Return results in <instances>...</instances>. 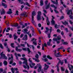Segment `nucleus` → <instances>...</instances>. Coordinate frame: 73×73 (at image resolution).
<instances>
[{"label":"nucleus","instance_id":"nucleus-1","mask_svg":"<svg viewBox=\"0 0 73 73\" xmlns=\"http://www.w3.org/2000/svg\"><path fill=\"white\" fill-rule=\"evenodd\" d=\"M21 60H23L24 61L23 62V64H25L27 66L28 70L29 69V66L28 65V63L27 62V60L25 57L22 58H21Z\"/></svg>","mask_w":73,"mask_h":73},{"label":"nucleus","instance_id":"nucleus-2","mask_svg":"<svg viewBox=\"0 0 73 73\" xmlns=\"http://www.w3.org/2000/svg\"><path fill=\"white\" fill-rule=\"evenodd\" d=\"M41 12L40 11H38L37 17V20H38V21L41 20Z\"/></svg>","mask_w":73,"mask_h":73},{"label":"nucleus","instance_id":"nucleus-3","mask_svg":"<svg viewBox=\"0 0 73 73\" xmlns=\"http://www.w3.org/2000/svg\"><path fill=\"white\" fill-rule=\"evenodd\" d=\"M36 15V13L35 12L33 11L32 13L31 22L33 24H34V23H35V21H34V16H35Z\"/></svg>","mask_w":73,"mask_h":73},{"label":"nucleus","instance_id":"nucleus-4","mask_svg":"<svg viewBox=\"0 0 73 73\" xmlns=\"http://www.w3.org/2000/svg\"><path fill=\"white\" fill-rule=\"evenodd\" d=\"M11 57H9L8 58V60H11L9 62V64H12V63H13V55H12V54H11Z\"/></svg>","mask_w":73,"mask_h":73},{"label":"nucleus","instance_id":"nucleus-5","mask_svg":"<svg viewBox=\"0 0 73 73\" xmlns=\"http://www.w3.org/2000/svg\"><path fill=\"white\" fill-rule=\"evenodd\" d=\"M46 30L45 31V33H46L47 35H48V31H49L50 30V33H51L52 30V27H50V29H49L48 27H46Z\"/></svg>","mask_w":73,"mask_h":73},{"label":"nucleus","instance_id":"nucleus-6","mask_svg":"<svg viewBox=\"0 0 73 73\" xmlns=\"http://www.w3.org/2000/svg\"><path fill=\"white\" fill-rule=\"evenodd\" d=\"M3 2H5V3H6V1H5V0H2L1 2L2 5L5 8H7V5L4 3Z\"/></svg>","mask_w":73,"mask_h":73},{"label":"nucleus","instance_id":"nucleus-7","mask_svg":"<svg viewBox=\"0 0 73 73\" xmlns=\"http://www.w3.org/2000/svg\"><path fill=\"white\" fill-rule=\"evenodd\" d=\"M43 15L44 16L46 17V23H47V24L48 25H50V22H49V19H48V17H46V15L45 14H43Z\"/></svg>","mask_w":73,"mask_h":73},{"label":"nucleus","instance_id":"nucleus-8","mask_svg":"<svg viewBox=\"0 0 73 73\" xmlns=\"http://www.w3.org/2000/svg\"><path fill=\"white\" fill-rule=\"evenodd\" d=\"M39 65L38 67V72H40L41 70V68H42V66L40 65V64H37V66Z\"/></svg>","mask_w":73,"mask_h":73},{"label":"nucleus","instance_id":"nucleus-9","mask_svg":"<svg viewBox=\"0 0 73 73\" xmlns=\"http://www.w3.org/2000/svg\"><path fill=\"white\" fill-rule=\"evenodd\" d=\"M36 39H35V38H33L31 40V41H33V43L35 45H37V42H36Z\"/></svg>","mask_w":73,"mask_h":73},{"label":"nucleus","instance_id":"nucleus-10","mask_svg":"<svg viewBox=\"0 0 73 73\" xmlns=\"http://www.w3.org/2000/svg\"><path fill=\"white\" fill-rule=\"evenodd\" d=\"M60 52H59L57 54H54L55 56V57H62V55H60Z\"/></svg>","mask_w":73,"mask_h":73},{"label":"nucleus","instance_id":"nucleus-11","mask_svg":"<svg viewBox=\"0 0 73 73\" xmlns=\"http://www.w3.org/2000/svg\"><path fill=\"white\" fill-rule=\"evenodd\" d=\"M21 16H23L25 17H27V12L25 11H24L21 13Z\"/></svg>","mask_w":73,"mask_h":73},{"label":"nucleus","instance_id":"nucleus-12","mask_svg":"<svg viewBox=\"0 0 73 73\" xmlns=\"http://www.w3.org/2000/svg\"><path fill=\"white\" fill-rule=\"evenodd\" d=\"M58 0H56V2L54 1H53L52 0H51V2L53 3V4H56V5H58Z\"/></svg>","mask_w":73,"mask_h":73},{"label":"nucleus","instance_id":"nucleus-13","mask_svg":"<svg viewBox=\"0 0 73 73\" xmlns=\"http://www.w3.org/2000/svg\"><path fill=\"white\" fill-rule=\"evenodd\" d=\"M49 68V65H47L46 64H44V70H48V69Z\"/></svg>","mask_w":73,"mask_h":73},{"label":"nucleus","instance_id":"nucleus-14","mask_svg":"<svg viewBox=\"0 0 73 73\" xmlns=\"http://www.w3.org/2000/svg\"><path fill=\"white\" fill-rule=\"evenodd\" d=\"M35 65V63H33L32 62L31 63H30V66L31 68H33V66Z\"/></svg>","mask_w":73,"mask_h":73},{"label":"nucleus","instance_id":"nucleus-15","mask_svg":"<svg viewBox=\"0 0 73 73\" xmlns=\"http://www.w3.org/2000/svg\"><path fill=\"white\" fill-rule=\"evenodd\" d=\"M9 11L7 12V14H9V15H10V14H12L13 13L12 11V9H9Z\"/></svg>","mask_w":73,"mask_h":73},{"label":"nucleus","instance_id":"nucleus-16","mask_svg":"<svg viewBox=\"0 0 73 73\" xmlns=\"http://www.w3.org/2000/svg\"><path fill=\"white\" fill-rule=\"evenodd\" d=\"M15 55L17 58V59L18 60V56H17V55L18 56H19V57H21V55H20V54H17L16 53H15Z\"/></svg>","mask_w":73,"mask_h":73},{"label":"nucleus","instance_id":"nucleus-17","mask_svg":"<svg viewBox=\"0 0 73 73\" xmlns=\"http://www.w3.org/2000/svg\"><path fill=\"white\" fill-rule=\"evenodd\" d=\"M22 40H28V36L27 35H25V37L22 38Z\"/></svg>","mask_w":73,"mask_h":73},{"label":"nucleus","instance_id":"nucleus-18","mask_svg":"<svg viewBox=\"0 0 73 73\" xmlns=\"http://www.w3.org/2000/svg\"><path fill=\"white\" fill-rule=\"evenodd\" d=\"M15 49L16 51H18V52H19L22 51V49H18V47L17 46L16 47Z\"/></svg>","mask_w":73,"mask_h":73},{"label":"nucleus","instance_id":"nucleus-19","mask_svg":"<svg viewBox=\"0 0 73 73\" xmlns=\"http://www.w3.org/2000/svg\"><path fill=\"white\" fill-rule=\"evenodd\" d=\"M50 3H49L47 5H46L45 7L46 9H48L49 8H50Z\"/></svg>","mask_w":73,"mask_h":73},{"label":"nucleus","instance_id":"nucleus-20","mask_svg":"<svg viewBox=\"0 0 73 73\" xmlns=\"http://www.w3.org/2000/svg\"><path fill=\"white\" fill-rule=\"evenodd\" d=\"M46 45H47V44H46V43H44V45L43 44H42V50H44V47H45V46H46Z\"/></svg>","mask_w":73,"mask_h":73},{"label":"nucleus","instance_id":"nucleus-21","mask_svg":"<svg viewBox=\"0 0 73 73\" xmlns=\"http://www.w3.org/2000/svg\"><path fill=\"white\" fill-rule=\"evenodd\" d=\"M5 11H4V9H2V11H1V15H4L5 13Z\"/></svg>","mask_w":73,"mask_h":73},{"label":"nucleus","instance_id":"nucleus-22","mask_svg":"<svg viewBox=\"0 0 73 73\" xmlns=\"http://www.w3.org/2000/svg\"><path fill=\"white\" fill-rule=\"evenodd\" d=\"M71 13V14L72 15V10H69L67 12V15H69L70 14V13Z\"/></svg>","mask_w":73,"mask_h":73},{"label":"nucleus","instance_id":"nucleus-23","mask_svg":"<svg viewBox=\"0 0 73 73\" xmlns=\"http://www.w3.org/2000/svg\"><path fill=\"white\" fill-rule=\"evenodd\" d=\"M27 50L28 52V54H30V53H32V51H31L30 49L29 48H27Z\"/></svg>","mask_w":73,"mask_h":73},{"label":"nucleus","instance_id":"nucleus-24","mask_svg":"<svg viewBox=\"0 0 73 73\" xmlns=\"http://www.w3.org/2000/svg\"><path fill=\"white\" fill-rule=\"evenodd\" d=\"M3 52L1 53V57H2L4 58L5 56V54H3Z\"/></svg>","mask_w":73,"mask_h":73},{"label":"nucleus","instance_id":"nucleus-25","mask_svg":"<svg viewBox=\"0 0 73 73\" xmlns=\"http://www.w3.org/2000/svg\"><path fill=\"white\" fill-rule=\"evenodd\" d=\"M51 23L52 25H55V21L54 20H52Z\"/></svg>","mask_w":73,"mask_h":73},{"label":"nucleus","instance_id":"nucleus-26","mask_svg":"<svg viewBox=\"0 0 73 73\" xmlns=\"http://www.w3.org/2000/svg\"><path fill=\"white\" fill-rule=\"evenodd\" d=\"M24 5H26L28 7H30V5H29V4L28 3V2H26V3H24Z\"/></svg>","mask_w":73,"mask_h":73},{"label":"nucleus","instance_id":"nucleus-27","mask_svg":"<svg viewBox=\"0 0 73 73\" xmlns=\"http://www.w3.org/2000/svg\"><path fill=\"white\" fill-rule=\"evenodd\" d=\"M13 36L14 37V40H16V39L18 37V36H16V35L15 34H14Z\"/></svg>","mask_w":73,"mask_h":73},{"label":"nucleus","instance_id":"nucleus-28","mask_svg":"<svg viewBox=\"0 0 73 73\" xmlns=\"http://www.w3.org/2000/svg\"><path fill=\"white\" fill-rule=\"evenodd\" d=\"M50 6L51 7H52V8H54L55 9L57 8V7H56L54 5H51Z\"/></svg>","mask_w":73,"mask_h":73},{"label":"nucleus","instance_id":"nucleus-29","mask_svg":"<svg viewBox=\"0 0 73 73\" xmlns=\"http://www.w3.org/2000/svg\"><path fill=\"white\" fill-rule=\"evenodd\" d=\"M57 39L58 40H61V36L60 35H59L57 37Z\"/></svg>","mask_w":73,"mask_h":73},{"label":"nucleus","instance_id":"nucleus-30","mask_svg":"<svg viewBox=\"0 0 73 73\" xmlns=\"http://www.w3.org/2000/svg\"><path fill=\"white\" fill-rule=\"evenodd\" d=\"M61 70L62 72H64L65 71V68L63 67H61Z\"/></svg>","mask_w":73,"mask_h":73},{"label":"nucleus","instance_id":"nucleus-31","mask_svg":"<svg viewBox=\"0 0 73 73\" xmlns=\"http://www.w3.org/2000/svg\"><path fill=\"white\" fill-rule=\"evenodd\" d=\"M40 3V5L41 6H42L43 5V1L41 0Z\"/></svg>","mask_w":73,"mask_h":73},{"label":"nucleus","instance_id":"nucleus-32","mask_svg":"<svg viewBox=\"0 0 73 73\" xmlns=\"http://www.w3.org/2000/svg\"><path fill=\"white\" fill-rule=\"evenodd\" d=\"M52 40L54 41H56L58 40L57 38L55 37H54Z\"/></svg>","mask_w":73,"mask_h":73},{"label":"nucleus","instance_id":"nucleus-33","mask_svg":"<svg viewBox=\"0 0 73 73\" xmlns=\"http://www.w3.org/2000/svg\"><path fill=\"white\" fill-rule=\"evenodd\" d=\"M13 45H14V43H12L11 44V46L13 47V48H15V46Z\"/></svg>","mask_w":73,"mask_h":73},{"label":"nucleus","instance_id":"nucleus-34","mask_svg":"<svg viewBox=\"0 0 73 73\" xmlns=\"http://www.w3.org/2000/svg\"><path fill=\"white\" fill-rule=\"evenodd\" d=\"M31 29L33 31V33H32V36H33L34 35V34L33 33H34V29H33V28L31 27Z\"/></svg>","mask_w":73,"mask_h":73},{"label":"nucleus","instance_id":"nucleus-35","mask_svg":"<svg viewBox=\"0 0 73 73\" xmlns=\"http://www.w3.org/2000/svg\"><path fill=\"white\" fill-rule=\"evenodd\" d=\"M62 23L63 24H64V25H66V24H68V23L67 22H66V21H65V22L64 23V22H62Z\"/></svg>","mask_w":73,"mask_h":73},{"label":"nucleus","instance_id":"nucleus-36","mask_svg":"<svg viewBox=\"0 0 73 73\" xmlns=\"http://www.w3.org/2000/svg\"><path fill=\"white\" fill-rule=\"evenodd\" d=\"M57 60H59V62L58 63V64H57V65L58 66L59 65L60 63H61V61L60 60V59H59V58H57Z\"/></svg>","mask_w":73,"mask_h":73},{"label":"nucleus","instance_id":"nucleus-37","mask_svg":"<svg viewBox=\"0 0 73 73\" xmlns=\"http://www.w3.org/2000/svg\"><path fill=\"white\" fill-rule=\"evenodd\" d=\"M11 70L12 71L13 73H15V70L14 69V68H11Z\"/></svg>","mask_w":73,"mask_h":73},{"label":"nucleus","instance_id":"nucleus-38","mask_svg":"<svg viewBox=\"0 0 73 73\" xmlns=\"http://www.w3.org/2000/svg\"><path fill=\"white\" fill-rule=\"evenodd\" d=\"M35 57L37 59H38V57H39V55H38V54H36L35 55Z\"/></svg>","mask_w":73,"mask_h":73},{"label":"nucleus","instance_id":"nucleus-39","mask_svg":"<svg viewBox=\"0 0 73 73\" xmlns=\"http://www.w3.org/2000/svg\"><path fill=\"white\" fill-rule=\"evenodd\" d=\"M3 64L5 65H7V62L6 61H5L3 62Z\"/></svg>","mask_w":73,"mask_h":73},{"label":"nucleus","instance_id":"nucleus-40","mask_svg":"<svg viewBox=\"0 0 73 73\" xmlns=\"http://www.w3.org/2000/svg\"><path fill=\"white\" fill-rule=\"evenodd\" d=\"M68 44V42H62V44H63L64 45H67V44Z\"/></svg>","mask_w":73,"mask_h":73},{"label":"nucleus","instance_id":"nucleus-41","mask_svg":"<svg viewBox=\"0 0 73 73\" xmlns=\"http://www.w3.org/2000/svg\"><path fill=\"white\" fill-rule=\"evenodd\" d=\"M4 45L5 46H6V48H7V46L8 47V45H7V43L5 42L4 43Z\"/></svg>","mask_w":73,"mask_h":73},{"label":"nucleus","instance_id":"nucleus-42","mask_svg":"<svg viewBox=\"0 0 73 73\" xmlns=\"http://www.w3.org/2000/svg\"><path fill=\"white\" fill-rule=\"evenodd\" d=\"M47 58H49V59H50V60H52V58L50 57V56L49 55H48L47 56Z\"/></svg>","mask_w":73,"mask_h":73},{"label":"nucleus","instance_id":"nucleus-43","mask_svg":"<svg viewBox=\"0 0 73 73\" xmlns=\"http://www.w3.org/2000/svg\"><path fill=\"white\" fill-rule=\"evenodd\" d=\"M18 25L17 24H14V25H11V26H12V27H17V26H18Z\"/></svg>","mask_w":73,"mask_h":73},{"label":"nucleus","instance_id":"nucleus-44","mask_svg":"<svg viewBox=\"0 0 73 73\" xmlns=\"http://www.w3.org/2000/svg\"><path fill=\"white\" fill-rule=\"evenodd\" d=\"M47 45L48 46H50V42H47Z\"/></svg>","mask_w":73,"mask_h":73},{"label":"nucleus","instance_id":"nucleus-45","mask_svg":"<svg viewBox=\"0 0 73 73\" xmlns=\"http://www.w3.org/2000/svg\"><path fill=\"white\" fill-rule=\"evenodd\" d=\"M24 5H22L21 6V11H23V8H24Z\"/></svg>","mask_w":73,"mask_h":73},{"label":"nucleus","instance_id":"nucleus-46","mask_svg":"<svg viewBox=\"0 0 73 73\" xmlns=\"http://www.w3.org/2000/svg\"><path fill=\"white\" fill-rule=\"evenodd\" d=\"M55 28H56V29H57L58 28V26H57V25L56 24L55 25Z\"/></svg>","mask_w":73,"mask_h":73},{"label":"nucleus","instance_id":"nucleus-47","mask_svg":"<svg viewBox=\"0 0 73 73\" xmlns=\"http://www.w3.org/2000/svg\"><path fill=\"white\" fill-rule=\"evenodd\" d=\"M56 32H58V33H60L61 31H60V29H58L57 30Z\"/></svg>","mask_w":73,"mask_h":73},{"label":"nucleus","instance_id":"nucleus-48","mask_svg":"<svg viewBox=\"0 0 73 73\" xmlns=\"http://www.w3.org/2000/svg\"><path fill=\"white\" fill-rule=\"evenodd\" d=\"M48 0H46V1H45V5H47V4H48Z\"/></svg>","mask_w":73,"mask_h":73},{"label":"nucleus","instance_id":"nucleus-49","mask_svg":"<svg viewBox=\"0 0 73 73\" xmlns=\"http://www.w3.org/2000/svg\"><path fill=\"white\" fill-rule=\"evenodd\" d=\"M31 58H29V62H30V63H31V62H32V61L31 60Z\"/></svg>","mask_w":73,"mask_h":73},{"label":"nucleus","instance_id":"nucleus-50","mask_svg":"<svg viewBox=\"0 0 73 73\" xmlns=\"http://www.w3.org/2000/svg\"><path fill=\"white\" fill-rule=\"evenodd\" d=\"M31 47L32 48V49L33 50H35V46L33 45H31Z\"/></svg>","mask_w":73,"mask_h":73},{"label":"nucleus","instance_id":"nucleus-51","mask_svg":"<svg viewBox=\"0 0 73 73\" xmlns=\"http://www.w3.org/2000/svg\"><path fill=\"white\" fill-rule=\"evenodd\" d=\"M19 15V11H16V13L15 14V15Z\"/></svg>","mask_w":73,"mask_h":73},{"label":"nucleus","instance_id":"nucleus-52","mask_svg":"<svg viewBox=\"0 0 73 73\" xmlns=\"http://www.w3.org/2000/svg\"><path fill=\"white\" fill-rule=\"evenodd\" d=\"M20 45L21 46H23V47H25V44H21Z\"/></svg>","mask_w":73,"mask_h":73},{"label":"nucleus","instance_id":"nucleus-53","mask_svg":"<svg viewBox=\"0 0 73 73\" xmlns=\"http://www.w3.org/2000/svg\"><path fill=\"white\" fill-rule=\"evenodd\" d=\"M23 72H26V73H28V72L25 70H23Z\"/></svg>","mask_w":73,"mask_h":73},{"label":"nucleus","instance_id":"nucleus-54","mask_svg":"<svg viewBox=\"0 0 73 73\" xmlns=\"http://www.w3.org/2000/svg\"><path fill=\"white\" fill-rule=\"evenodd\" d=\"M0 47L1 48V49H3V45L1 44L0 43Z\"/></svg>","mask_w":73,"mask_h":73},{"label":"nucleus","instance_id":"nucleus-55","mask_svg":"<svg viewBox=\"0 0 73 73\" xmlns=\"http://www.w3.org/2000/svg\"><path fill=\"white\" fill-rule=\"evenodd\" d=\"M38 66L39 67V65H38L37 66V64L36 66L35 67L34 69H37V68H38Z\"/></svg>","mask_w":73,"mask_h":73},{"label":"nucleus","instance_id":"nucleus-56","mask_svg":"<svg viewBox=\"0 0 73 73\" xmlns=\"http://www.w3.org/2000/svg\"><path fill=\"white\" fill-rule=\"evenodd\" d=\"M64 31H66V32H68V29L67 28H66L64 29Z\"/></svg>","mask_w":73,"mask_h":73},{"label":"nucleus","instance_id":"nucleus-57","mask_svg":"<svg viewBox=\"0 0 73 73\" xmlns=\"http://www.w3.org/2000/svg\"><path fill=\"white\" fill-rule=\"evenodd\" d=\"M0 71H1V72H3V71H4V70L2 68H0Z\"/></svg>","mask_w":73,"mask_h":73},{"label":"nucleus","instance_id":"nucleus-58","mask_svg":"<svg viewBox=\"0 0 73 73\" xmlns=\"http://www.w3.org/2000/svg\"><path fill=\"white\" fill-rule=\"evenodd\" d=\"M69 17L71 19H73V16H72L71 15H70Z\"/></svg>","mask_w":73,"mask_h":73},{"label":"nucleus","instance_id":"nucleus-59","mask_svg":"<svg viewBox=\"0 0 73 73\" xmlns=\"http://www.w3.org/2000/svg\"><path fill=\"white\" fill-rule=\"evenodd\" d=\"M61 34L62 36H63L64 35V31H62L61 32Z\"/></svg>","mask_w":73,"mask_h":73},{"label":"nucleus","instance_id":"nucleus-60","mask_svg":"<svg viewBox=\"0 0 73 73\" xmlns=\"http://www.w3.org/2000/svg\"><path fill=\"white\" fill-rule=\"evenodd\" d=\"M43 11L44 12V13H47V11H46V10H43Z\"/></svg>","mask_w":73,"mask_h":73},{"label":"nucleus","instance_id":"nucleus-61","mask_svg":"<svg viewBox=\"0 0 73 73\" xmlns=\"http://www.w3.org/2000/svg\"><path fill=\"white\" fill-rule=\"evenodd\" d=\"M24 36V34H22L20 36V38H22V37H23Z\"/></svg>","mask_w":73,"mask_h":73},{"label":"nucleus","instance_id":"nucleus-62","mask_svg":"<svg viewBox=\"0 0 73 73\" xmlns=\"http://www.w3.org/2000/svg\"><path fill=\"white\" fill-rule=\"evenodd\" d=\"M44 60L45 61V62H46L47 61H48V59H47L46 58L44 59Z\"/></svg>","mask_w":73,"mask_h":73},{"label":"nucleus","instance_id":"nucleus-63","mask_svg":"<svg viewBox=\"0 0 73 73\" xmlns=\"http://www.w3.org/2000/svg\"><path fill=\"white\" fill-rule=\"evenodd\" d=\"M24 31L25 32H27L28 31V30L26 29H24Z\"/></svg>","mask_w":73,"mask_h":73},{"label":"nucleus","instance_id":"nucleus-64","mask_svg":"<svg viewBox=\"0 0 73 73\" xmlns=\"http://www.w3.org/2000/svg\"><path fill=\"white\" fill-rule=\"evenodd\" d=\"M38 26L39 27H41V24H40V23L38 24Z\"/></svg>","mask_w":73,"mask_h":73}]
</instances>
